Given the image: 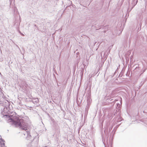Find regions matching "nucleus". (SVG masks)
Listing matches in <instances>:
<instances>
[{"instance_id": "1", "label": "nucleus", "mask_w": 147, "mask_h": 147, "mask_svg": "<svg viewBox=\"0 0 147 147\" xmlns=\"http://www.w3.org/2000/svg\"><path fill=\"white\" fill-rule=\"evenodd\" d=\"M7 117V120L8 123H11L12 124L15 125L16 127L20 126L23 130H26L27 129V126L24 121V120L20 119L17 116H14L12 118V116L5 115Z\"/></svg>"}]
</instances>
